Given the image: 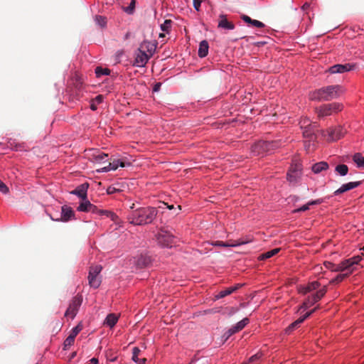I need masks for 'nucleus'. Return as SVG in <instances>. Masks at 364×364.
I'll use <instances>...</instances> for the list:
<instances>
[{"instance_id":"1","label":"nucleus","mask_w":364,"mask_h":364,"mask_svg":"<svg viewBox=\"0 0 364 364\" xmlns=\"http://www.w3.org/2000/svg\"><path fill=\"white\" fill-rule=\"evenodd\" d=\"M158 210L153 207H143L132 211L128 220L134 225H144L152 223L157 215Z\"/></svg>"},{"instance_id":"2","label":"nucleus","mask_w":364,"mask_h":364,"mask_svg":"<svg viewBox=\"0 0 364 364\" xmlns=\"http://www.w3.org/2000/svg\"><path fill=\"white\" fill-rule=\"evenodd\" d=\"M343 92V90L341 85H329L311 92L310 98L312 100L330 101L338 98Z\"/></svg>"},{"instance_id":"3","label":"nucleus","mask_w":364,"mask_h":364,"mask_svg":"<svg viewBox=\"0 0 364 364\" xmlns=\"http://www.w3.org/2000/svg\"><path fill=\"white\" fill-rule=\"evenodd\" d=\"M282 139L271 141H259L252 146L251 151L254 155L263 156L267 154L271 153L274 149L282 146Z\"/></svg>"},{"instance_id":"4","label":"nucleus","mask_w":364,"mask_h":364,"mask_svg":"<svg viewBox=\"0 0 364 364\" xmlns=\"http://www.w3.org/2000/svg\"><path fill=\"white\" fill-rule=\"evenodd\" d=\"M303 136L305 139L304 148L306 151H310L315 147L316 139L317 124L314 123L303 129Z\"/></svg>"},{"instance_id":"5","label":"nucleus","mask_w":364,"mask_h":364,"mask_svg":"<svg viewBox=\"0 0 364 364\" xmlns=\"http://www.w3.org/2000/svg\"><path fill=\"white\" fill-rule=\"evenodd\" d=\"M362 260V257L356 255L349 259L342 261L337 264L333 269L335 272H346L348 275L355 269V265L358 264Z\"/></svg>"},{"instance_id":"6","label":"nucleus","mask_w":364,"mask_h":364,"mask_svg":"<svg viewBox=\"0 0 364 364\" xmlns=\"http://www.w3.org/2000/svg\"><path fill=\"white\" fill-rule=\"evenodd\" d=\"M346 130L341 126L331 127L327 130H322L321 134L329 141H337L343 137Z\"/></svg>"},{"instance_id":"7","label":"nucleus","mask_w":364,"mask_h":364,"mask_svg":"<svg viewBox=\"0 0 364 364\" xmlns=\"http://www.w3.org/2000/svg\"><path fill=\"white\" fill-rule=\"evenodd\" d=\"M343 105L338 102L323 105L316 109L318 117L329 116L334 112H340L343 109Z\"/></svg>"},{"instance_id":"8","label":"nucleus","mask_w":364,"mask_h":364,"mask_svg":"<svg viewBox=\"0 0 364 364\" xmlns=\"http://www.w3.org/2000/svg\"><path fill=\"white\" fill-rule=\"evenodd\" d=\"M102 270L100 265L91 267L89 271L88 282L90 287L97 289L100 287L101 281L97 278L98 274Z\"/></svg>"},{"instance_id":"9","label":"nucleus","mask_w":364,"mask_h":364,"mask_svg":"<svg viewBox=\"0 0 364 364\" xmlns=\"http://www.w3.org/2000/svg\"><path fill=\"white\" fill-rule=\"evenodd\" d=\"M82 297L80 296L74 297L67 309L65 316H69L71 318H75L82 304Z\"/></svg>"},{"instance_id":"10","label":"nucleus","mask_w":364,"mask_h":364,"mask_svg":"<svg viewBox=\"0 0 364 364\" xmlns=\"http://www.w3.org/2000/svg\"><path fill=\"white\" fill-rule=\"evenodd\" d=\"M355 65L351 64V63H346L344 65L336 64V65L331 66L328 68V72L331 74L344 73L346 72H348V71L353 70L355 68Z\"/></svg>"},{"instance_id":"11","label":"nucleus","mask_w":364,"mask_h":364,"mask_svg":"<svg viewBox=\"0 0 364 364\" xmlns=\"http://www.w3.org/2000/svg\"><path fill=\"white\" fill-rule=\"evenodd\" d=\"M149 57L146 55L145 50L138 49L133 65L137 68H144L149 60Z\"/></svg>"},{"instance_id":"12","label":"nucleus","mask_w":364,"mask_h":364,"mask_svg":"<svg viewBox=\"0 0 364 364\" xmlns=\"http://www.w3.org/2000/svg\"><path fill=\"white\" fill-rule=\"evenodd\" d=\"M301 174V172L300 168L296 166L295 167H291L290 168L287 173V178L291 184L295 185L299 182Z\"/></svg>"},{"instance_id":"13","label":"nucleus","mask_w":364,"mask_h":364,"mask_svg":"<svg viewBox=\"0 0 364 364\" xmlns=\"http://www.w3.org/2000/svg\"><path fill=\"white\" fill-rule=\"evenodd\" d=\"M249 323V318H245L242 320L237 322L236 324L232 326L231 328L228 329V331L225 333L227 338L231 336L232 335L239 332L242 330L246 325Z\"/></svg>"},{"instance_id":"14","label":"nucleus","mask_w":364,"mask_h":364,"mask_svg":"<svg viewBox=\"0 0 364 364\" xmlns=\"http://www.w3.org/2000/svg\"><path fill=\"white\" fill-rule=\"evenodd\" d=\"M139 49H141V50H145L146 53V55L151 58L154 55V54L156 52V43L155 41H144L141 45Z\"/></svg>"},{"instance_id":"15","label":"nucleus","mask_w":364,"mask_h":364,"mask_svg":"<svg viewBox=\"0 0 364 364\" xmlns=\"http://www.w3.org/2000/svg\"><path fill=\"white\" fill-rule=\"evenodd\" d=\"M362 184V181H352L344 183L341 185V186L336 190L333 193L334 196H338L341 193H343L346 191H350L353 188H355L360 186Z\"/></svg>"},{"instance_id":"16","label":"nucleus","mask_w":364,"mask_h":364,"mask_svg":"<svg viewBox=\"0 0 364 364\" xmlns=\"http://www.w3.org/2000/svg\"><path fill=\"white\" fill-rule=\"evenodd\" d=\"M218 27L221 29L232 31L235 29V24L229 21L227 18L226 15L220 14Z\"/></svg>"},{"instance_id":"17","label":"nucleus","mask_w":364,"mask_h":364,"mask_svg":"<svg viewBox=\"0 0 364 364\" xmlns=\"http://www.w3.org/2000/svg\"><path fill=\"white\" fill-rule=\"evenodd\" d=\"M326 293V287H323V288L318 290L316 293L309 296L306 299L308 302H309L310 305H314L317 301H318Z\"/></svg>"},{"instance_id":"18","label":"nucleus","mask_w":364,"mask_h":364,"mask_svg":"<svg viewBox=\"0 0 364 364\" xmlns=\"http://www.w3.org/2000/svg\"><path fill=\"white\" fill-rule=\"evenodd\" d=\"M87 183H82L78 186L75 190L70 192L71 194L78 196L82 200L87 199Z\"/></svg>"},{"instance_id":"19","label":"nucleus","mask_w":364,"mask_h":364,"mask_svg":"<svg viewBox=\"0 0 364 364\" xmlns=\"http://www.w3.org/2000/svg\"><path fill=\"white\" fill-rule=\"evenodd\" d=\"M74 217V212L70 207L67 205L62 206L61 218L57 221L68 222Z\"/></svg>"},{"instance_id":"20","label":"nucleus","mask_w":364,"mask_h":364,"mask_svg":"<svg viewBox=\"0 0 364 364\" xmlns=\"http://www.w3.org/2000/svg\"><path fill=\"white\" fill-rule=\"evenodd\" d=\"M320 287L319 282L314 281L309 283L306 286H301L299 287V292L300 294H306L312 291L317 289Z\"/></svg>"},{"instance_id":"21","label":"nucleus","mask_w":364,"mask_h":364,"mask_svg":"<svg viewBox=\"0 0 364 364\" xmlns=\"http://www.w3.org/2000/svg\"><path fill=\"white\" fill-rule=\"evenodd\" d=\"M242 285L240 284H237V285L234 287H228L224 290L220 291L218 292V294L215 296L216 299H220L222 298L225 297L228 295L231 294L234 291H235L237 289H238Z\"/></svg>"},{"instance_id":"22","label":"nucleus","mask_w":364,"mask_h":364,"mask_svg":"<svg viewBox=\"0 0 364 364\" xmlns=\"http://www.w3.org/2000/svg\"><path fill=\"white\" fill-rule=\"evenodd\" d=\"M247 242V241L235 242H232V243L224 242L222 241H216L214 243H213L212 245L214 246L223 247H239L242 245H246Z\"/></svg>"},{"instance_id":"23","label":"nucleus","mask_w":364,"mask_h":364,"mask_svg":"<svg viewBox=\"0 0 364 364\" xmlns=\"http://www.w3.org/2000/svg\"><path fill=\"white\" fill-rule=\"evenodd\" d=\"M308 318V315H303L300 318H299L297 320L291 323L287 328H286V333H290L292 332L294 329H296L301 323L304 321L305 319Z\"/></svg>"},{"instance_id":"24","label":"nucleus","mask_w":364,"mask_h":364,"mask_svg":"<svg viewBox=\"0 0 364 364\" xmlns=\"http://www.w3.org/2000/svg\"><path fill=\"white\" fill-rule=\"evenodd\" d=\"M208 48H209V46H208V41L205 40L202 41L199 44V48H198V56L201 58L207 56V55L208 53Z\"/></svg>"},{"instance_id":"25","label":"nucleus","mask_w":364,"mask_h":364,"mask_svg":"<svg viewBox=\"0 0 364 364\" xmlns=\"http://www.w3.org/2000/svg\"><path fill=\"white\" fill-rule=\"evenodd\" d=\"M124 185L121 183H115L109 186L107 188V193L108 195H112L117 193L123 191Z\"/></svg>"},{"instance_id":"26","label":"nucleus","mask_w":364,"mask_h":364,"mask_svg":"<svg viewBox=\"0 0 364 364\" xmlns=\"http://www.w3.org/2000/svg\"><path fill=\"white\" fill-rule=\"evenodd\" d=\"M328 168V164L326 161H320L314 164L311 170L314 173H319L323 171L327 170Z\"/></svg>"},{"instance_id":"27","label":"nucleus","mask_w":364,"mask_h":364,"mask_svg":"<svg viewBox=\"0 0 364 364\" xmlns=\"http://www.w3.org/2000/svg\"><path fill=\"white\" fill-rule=\"evenodd\" d=\"M151 262V259L149 256L147 255H141L139 257L136 261V264L140 268H144L148 267Z\"/></svg>"},{"instance_id":"28","label":"nucleus","mask_w":364,"mask_h":364,"mask_svg":"<svg viewBox=\"0 0 364 364\" xmlns=\"http://www.w3.org/2000/svg\"><path fill=\"white\" fill-rule=\"evenodd\" d=\"M89 213L97 214L100 215H106L107 217H109L113 215L112 213L105 210L99 209L96 205L91 204V207L90 208Z\"/></svg>"},{"instance_id":"29","label":"nucleus","mask_w":364,"mask_h":364,"mask_svg":"<svg viewBox=\"0 0 364 364\" xmlns=\"http://www.w3.org/2000/svg\"><path fill=\"white\" fill-rule=\"evenodd\" d=\"M159 242L163 247H171L173 242V237L171 235H160Z\"/></svg>"},{"instance_id":"30","label":"nucleus","mask_w":364,"mask_h":364,"mask_svg":"<svg viewBox=\"0 0 364 364\" xmlns=\"http://www.w3.org/2000/svg\"><path fill=\"white\" fill-rule=\"evenodd\" d=\"M118 317L114 314H109L107 316L104 323L110 327L113 328L117 323Z\"/></svg>"},{"instance_id":"31","label":"nucleus","mask_w":364,"mask_h":364,"mask_svg":"<svg viewBox=\"0 0 364 364\" xmlns=\"http://www.w3.org/2000/svg\"><path fill=\"white\" fill-rule=\"evenodd\" d=\"M92 156L94 161L99 164L105 162L108 159V154L100 151L93 154Z\"/></svg>"},{"instance_id":"32","label":"nucleus","mask_w":364,"mask_h":364,"mask_svg":"<svg viewBox=\"0 0 364 364\" xmlns=\"http://www.w3.org/2000/svg\"><path fill=\"white\" fill-rule=\"evenodd\" d=\"M109 164L110 165L111 168H112L113 171H115L118 167H126L129 166L130 163H126L122 159H114Z\"/></svg>"},{"instance_id":"33","label":"nucleus","mask_w":364,"mask_h":364,"mask_svg":"<svg viewBox=\"0 0 364 364\" xmlns=\"http://www.w3.org/2000/svg\"><path fill=\"white\" fill-rule=\"evenodd\" d=\"M353 161L359 168H364V157L360 153H355L353 156Z\"/></svg>"},{"instance_id":"34","label":"nucleus","mask_w":364,"mask_h":364,"mask_svg":"<svg viewBox=\"0 0 364 364\" xmlns=\"http://www.w3.org/2000/svg\"><path fill=\"white\" fill-rule=\"evenodd\" d=\"M335 171L341 176H346L348 173V167L346 164H338L335 167Z\"/></svg>"},{"instance_id":"35","label":"nucleus","mask_w":364,"mask_h":364,"mask_svg":"<svg viewBox=\"0 0 364 364\" xmlns=\"http://www.w3.org/2000/svg\"><path fill=\"white\" fill-rule=\"evenodd\" d=\"M84 201L80 203L77 210L80 212L89 213L90 208L91 207V203L87 200H83Z\"/></svg>"},{"instance_id":"36","label":"nucleus","mask_w":364,"mask_h":364,"mask_svg":"<svg viewBox=\"0 0 364 364\" xmlns=\"http://www.w3.org/2000/svg\"><path fill=\"white\" fill-rule=\"evenodd\" d=\"M279 248H275V249L271 250L269 251H267V252L260 255L259 257V259L261 260L269 259V258L273 257L274 255H275L276 254H277L279 252Z\"/></svg>"},{"instance_id":"37","label":"nucleus","mask_w":364,"mask_h":364,"mask_svg":"<svg viewBox=\"0 0 364 364\" xmlns=\"http://www.w3.org/2000/svg\"><path fill=\"white\" fill-rule=\"evenodd\" d=\"M172 21L170 19H166L163 23L161 24V30L167 33H169L171 28Z\"/></svg>"},{"instance_id":"38","label":"nucleus","mask_w":364,"mask_h":364,"mask_svg":"<svg viewBox=\"0 0 364 364\" xmlns=\"http://www.w3.org/2000/svg\"><path fill=\"white\" fill-rule=\"evenodd\" d=\"M110 70L108 68H102V67H97L95 68V75L97 77L102 75H109Z\"/></svg>"},{"instance_id":"39","label":"nucleus","mask_w":364,"mask_h":364,"mask_svg":"<svg viewBox=\"0 0 364 364\" xmlns=\"http://www.w3.org/2000/svg\"><path fill=\"white\" fill-rule=\"evenodd\" d=\"M75 338V337H73V336H70V335H69L66 338V339L64 341V343H63L64 350H66L68 347H70L72 345H73Z\"/></svg>"},{"instance_id":"40","label":"nucleus","mask_w":364,"mask_h":364,"mask_svg":"<svg viewBox=\"0 0 364 364\" xmlns=\"http://www.w3.org/2000/svg\"><path fill=\"white\" fill-rule=\"evenodd\" d=\"M95 21L101 27H105L107 23L105 18L99 15L95 16Z\"/></svg>"},{"instance_id":"41","label":"nucleus","mask_w":364,"mask_h":364,"mask_svg":"<svg viewBox=\"0 0 364 364\" xmlns=\"http://www.w3.org/2000/svg\"><path fill=\"white\" fill-rule=\"evenodd\" d=\"M135 8V0H132L129 5L124 9V11L128 14H132Z\"/></svg>"},{"instance_id":"42","label":"nucleus","mask_w":364,"mask_h":364,"mask_svg":"<svg viewBox=\"0 0 364 364\" xmlns=\"http://www.w3.org/2000/svg\"><path fill=\"white\" fill-rule=\"evenodd\" d=\"M140 351L141 350H140V349L138 347L133 348V349H132V360L134 363H137L138 362V360H139L138 355H139Z\"/></svg>"},{"instance_id":"43","label":"nucleus","mask_w":364,"mask_h":364,"mask_svg":"<svg viewBox=\"0 0 364 364\" xmlns=\"http://www.w3.org/2000/svg\"><path fill=\"white\" fill-rule=\"evenodd\" d=\"M313 123H311V122L310 121V119L309 118H304L302 119L300 122H299V124H300V127L301 129L306 128V127H309L310 126L311 124H312Z\"/></svg>"},{"instance_id":"44","label":"nucleus","mask_w":364,"mask_h":364,"mask_svg":"<svg viewBox=\"0 0 364 364\" xmlns=\"http://www.w3.org/2000/svg\"><path fill=\"white\" fill-rule=\"evenodd\" d=\"M348 274H340L337 275L331 281V283H338L343 281L346 277H348Z\"/></svg>"},{"instance_id":"45","label":"nucleus","mask_w":364,"mask_h":364,"mask_svg":"<svg viewBox=\"0 0 364 364\" xmlns=\"http://www.w3.org/2000/svg\"><path fill=\"white\" fill-rule=\"evenodd\" d=\"M311 306L312 305H310L309 302H308V300L306 299L303 304L299 306L298 312L301 313L302 311L306 310Z\"/></svg>"},{"instance_id":"46","label":"nucleus","mask_w":364,"mask_h":364,"mask_svg":"<svg viewBox=\"0 0 364 364\" xmlns=\"http://www.w3.org/2000/svg\"><path fill=\"white\" fill-rule=\"evenodd\" d=\"M311 306L312 305H310L309 302H308V300L306 299L303 304L299 306L298 312L301 313L302 311L306 310Z\"/></svg>"},{"instance_id":"47","label":"nucleus","mask_w":364,"mask_h":364,"mask_svg":"<svg viewBox=\"0 0 364 364\" xmlns=\"http://www.w3.org/2000/svg\"><path fill=\"white\" fill-rule=\"evenodd\" d=\"M82 330V327L80 325H77L74 328H73L71 333H70V336H73V337H76V336Z\"/></svg>"},{"instance_id":"48","label":"nucleus","mask_w":364,"mask_h":364,"mask_svg":"<svg viewBox=\"0 0 364 364\" xmlns=\"http://www.w3.org/2000/svg\"><path fill=\"white\" fill-rule=\"evenodd\" d=\"M309 206L308 205V203L302 205L301 207L299 208H296V209H294V210H292V213H300V212H304V211H306L308 210H309Z\"/></svg>"},{"instance_id":"49","label":"nucleus","mask_w":364,"mask_h":364,"mask_svg":"<svg viewBox=\"0 0 364 364\" xmlns=\"http://www.w3.org/2000/svg\"><path fill=\"white\" fill-rule=\"evenodd\" d=\"M9 189L7 186L0 179V192L3 194H6L9 193Z\"/></svg>"},{"instance_id":"50","label":"nucleus","mask_w":364,"mask_h":364,"mask_svg":"<svg viewBox=\"0 0 364 364\" xmlns=\"http://www.w3.org/2000/svg\"><path fill=\"white\" fill-rule=\"evenodd\" d=\"M251 25H252L253 26L257 27V28H264V24L262 22H261L258 20H254V19H252Z\"/></svg>"},{"instance_id":"51","label":"nucleus","mask_w":364,"mask_h":364,"mask_svg":"<svg viewBox=\"0 0 364 364\" xmlns=\"http://www.w3.org/2000/svg\"><path fill=\"white\" fill-rule=\"evenodd\" d=\"M203 0H193V7L196 11L200 10L201 3L203 2Z\"/></svg>"},{"instance_id":"52","label":"nucleus","mask_w":364,"mask_h":364,"mask_svg":"<svg viewBox=\"0 0 364 364\" xmlns=\"http://www.w3.org/2000/svg\"><path fill=\"white\" fill-rule=\"evenodd\" d=\"M113 171V169L111 168L110 165L108 164L107 166H104L102 168H100L98 171L99 172H108V171Z\"/></svg>"},{"instance_id":"53","label":"nucleus","mask_w":364,"mask_h":364,"mask_svg":"<svg viewBox=\"0 0 364 364\" xmlns=\"http://www.w3.org/2000/svg\"><path fill=\"white\" fill-rule=\"evenodd\" d=\"M113 171V169L111 168L110 165L108 164L107 166H104L102 168H100L98 171L99 172H108V171Z\"/></svg>"},{"instance_id":"54","label":"nucleus","mask_w":364,"mask_h":364,"mask_svg":"<svg viewBox=\"0 0 364 364\" xmlns=\"http://www.w3.org/2000/svg\"><path fill=\"white\" fill-rule=\"evenodd\" d=\"M242 19L245 23H249V24H251V23H252V19L250 16H247V15H242Z\"/></svg>"},{"instance_id":"55","label":"nucleus","mask_w":364,"mask_h":364,"mask_svg":"<svg viewBox=\"0 0 364 364\" xmlns=\"http://www.w3.org/2000/svg\"><path fill=\"white\" fill-rule=\"evenodd\" d=\"M242 241H247V242L246 244H248V243L252 242V237L251 236H247L245 238L239 239L236 242H242Z\"/></svg>"},{"instance_id":"56","label":"nucleus","mask_w":364,"mask_h":364,"mask_svg":"<svg viewBox=\"0 0 364 364\" xmlns=\"http://www.w3.org/2000/svg\"><path fill=\"white\" fill-rule=\"evenodd\" d=\"M161 86V82H156L153 87V92H159L160 90Z\"/></svg>"},{"instance_id":"57","label":"nucleus","mask_w":364,"mask_h":364,"mask_svg":"<svg viewBox=\"0 0 364 364\" xmlns=\"http://www.w3.org/2000/svg\"><path fill=\"white\" fill-rule=\"evenodd\" d=\"M8 143L9 144V146H11V148L12 149H14L15 151H18L19 150L20 146H18L17 144L14 147H13V141H12L11 139H9Z\"/></svg>"},{"instance_id":"58","label":"nucleus","mask_w":364,"mask_h":364,"mask_svg":"<svg viewBox=\"0 0 364 364\" xmlns=\"http://www.w3.org/2000/svg\"><path fill=\"white\" fill-rule=\"evenodd\" d=\"M318 307H316L314 309L311 310L310 311L306 312L304 315H308V317H309L313 313L316 311Z\"/></svg>"},{"instance_id":"59","label":"nucleus","mask_w":364,"mask_h":364,"mask_svg":"<svg viewBox=\"0 0 364 364\" xmlns=\"http://www.w3.org/2000/svg\"><path fill=\"white\" fill-rule=\"evenodd\" d=\"M90 364H97L99 361H98L97 358H92L90 359Z\"/></svg>"},{"instance_id":"60","label":"nucleus","mask_w":364,"mask_h":364,"mask_svg":"<svg viewBox=\"0 0 364 364\" xmlns=\"http://www.w3.org/2000/svg\"><path fill=\"white\" fill-rule=\"evenodd\" d=\"M324 264H325L326 267L328 268V269H330L333 266H334V264L333 263H331V262H325Z\"/></svg>"},{"instance_id":"61","label":"nucleus","mask_w":364,"mask_h":364,"mask_svg":"<svg viewBox=\"0 0 364 364\" xmlns=\"http://www.w3.org/2000/svg\"><path fill=\"white\" fill-rule=\"evenodd\" d=\"M323 201H324V200L323 198H318V199L315 200V203H316V205H319V204L322 203Z\"/></svg>"},{"instance_id":"62","label":"nucleus","mask_w":364,"mask_h":364,"mask_svg":"<svg viewBox=\"0 0 364 364\" xmlns=\"http://www.w3.org/2000/svg\"><path fill=\"white\" fill-rule=\"evenodd\" d=\"M146 360L145 358H141V359H139V360L136 363L138 364H145Z\"/></svg>"},{"instance_id":"63","label":"nucleus","mask_w":364,"mask_h":364,"mask_svg":"<svg viewBox=\"0 0 364 364\" xmlns=\"http://www.w3.org/2000/svg\"><path fill=\"white\" fill-rule=\"evenodd\" d=\"M95 100L96 101L100 103L102 102V95H97L96 97H95Z\"/></svg>"},{"instance_id":"64","label":"nucleus","mask_w":364,"mask_h":364,"mask_svg":"<svg viewBox=\"0 0 364 364\" xmlns=\"http://www.w3.org/2000/svg\"><path fill=\"white\" fill-rule=\"evenodd\" d=\"M265 43H266L264 41H258V42L255 43V45L257 46H261L264 45Z\"/></svg>"}]
</instances>
